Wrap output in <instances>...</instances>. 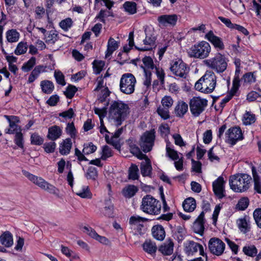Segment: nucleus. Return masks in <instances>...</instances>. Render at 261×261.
<instances>
[{"label": "nucleus", "instance_id": "obj_36", "mask_svg": "<svg viewBox=\"0 0 261 261\" xmlns=\"http://www.w3.org/2000/svg\"><path fill=\"white\" fill-rule=\"evenodd\" d=\"M7 41L10 43H14L18 41L20 34L15 29L8 30L6 33Z\"/></svg>", "mask_w": 261, "mask_h": 261}, {"label": "nucleus", "instance_id": "obj_62", "mask_svg": "<svg viewBox=\"0 0 261 261\" xmlns=\"http://www.w3.org/2000/svg\"><path fill=\"white\" fill-rule=\"evenodd\" d=\"M56 147V143L54 141L45 143L43 144V148L45 151L48 153L55 151Z\"/></svg>", "mask_w": 261, "mask_h": 261}, {"label": "nucleus", "instance_id": "obj_45", "mask_svg": "<svg viewBox=\"0 0 261 261\" xmlns=\"http://www.w3.org/2000/svg\"><path fill=\"white\" fill-rule=\"evenodd\" d=\"M129 148L130 152L135 156H136L138 159L142 160L146 158V155L143 154L140 150L139 147L136 145L130 144Z\"/></svg>", "mask_w": 261, "mask_h": 261}, {"label": "nucleus", "instance_id": "obj_13", "mask_svg": "<svg viewBox=\"0 0 261 261\" xmlns=\"http://www.w3.org/2000/svg\"><path fill=\"white\" fill-rule=\"evenodd\" d=\"M173 74L182 78H186L189 72V68L181 60L173 61L170 67Z\"/></svg>", "mask_w": 261, "mask_h": 261}, {"label": "nucleus", "instance_id": "obj_30", "mask_svg": "<svg viewBox=\"0 0 261 261\" xmlns=\"http://www.w3.org/2000/svg\"><path fill=\"white\" fill-rule=\"evenodd\" d=\"M105 206L102 210L101 213L105 217L112 218L114 214V205L110 198L105 201Z\"/></svg>", "mask_w": 261, "mask_h": 261}, {"label": "nucleus", "instance_id": "obj_26", "mask_svg": "<svg viewBox=\"0 0 261 261\" xmlns=\"http://www.w3.org/2000/svg\"><path fill=\"white\" fill-rule=\"evenodd\" d=\"M72 147V141L70 138L63 140L59 145V152L63 155L68 154Z\"/></svg>", "mask_w": 261, "mask_h": 261}, {"label": "nucleus", "instance_id": "obj_12", "mask_svg": "<svg viewBox=\"0 0 261 261\" xmlns=\"http://www.w3.org/2000/svg\"><path fill=\"white\" fill-rule=\"evenodd\" d=\"M225 137L226 142L231 146L234 145L238 141L244 139L242 131L239 126L229 128L225 133Z\"/></svg>", "mask_w": 261, "mask_h": 261}, {"label": "nucleus", "instance_id": "obj_39", "mask_svg": "<svg viewBox=\"0 0 261 261\" xmlns=\"http://www.w3.org/2000/svg\"><path fill=\"white\" fill-rule=\"evenodd\" d=\"M138 189L134 185H128L122 190V194L126 198H131L137 192Z\"/></svg>", "mask_w": 261, "mask_h": 261}, {"label": "nucleus", "instance_id": "obj_9", "mask_svg": "<svg viewBox=\"0 0 261 261\" xmlns=\"http://www.w3.org/2000/svg\"><path fill=\"white\" fill-rule=\"evenodd\" d=\"M136 80L132 73L123 74L120 81V90L125 94H130L135 91Z\"/></svg>", "mask_w": 261, "mask_h": 261}, {"label": "nucleus", "instance_id": "obj_47", "mask_svg": "<svg viewBox=\"0 0 261 261\" xmlns=\"http://www.w3.org/2000/svg\"><path fill=\"white\" fill-rule=\"evenodd\" d=\"M128 178L132 180L137 179L139 177V169L135 164H132L128 170Z\"/></svg>", "mask_w": 261, "mask_h": 261}, {"label": "nucleus", "instance_id": "obj_21", "mask_svg": "<svg viewBox=\"0 0 261 261\" xmlns=\"http://www.w3.org/2000/svg\"><path fill=\"white\" fill-rule=\"evenodd\" d=\"M225 181L222 176H219L213 182V190L216 196L219 199L225 197Z\"/></svg>", "mask_w": 261, "mask_h": 261}, {"label": "nucleus", "instance_id": "obj_20", "mask_svg": "<svg viewBox=\"0 0 261 261\" xmlns=\"http://www.w3.org/2000/svg\"><path fill=\"white\" fill-rule=\"evenodd\" d=\"M205 38L209 41L217 51L223 50L225 48V45L222 39L216 36L213 31H209L205 36Z\"/></svg>", "mask_w": 261, "mask_h": 261}, {"label": "nucleus", "instance_id": "obj_3", "mask_svg": "<svg viewBox=\"0 0 261 261\" xmlns=\"http://www.w3.org/2000/svg\"><path fill=\"white\" fill-rule=\"evenodd\" d=\"M251 180V176L247 174H238L230 176L229 184L233 191L242 192L248 189Z\"/></svg>", "mask_w": 261, "mask_h": 261}, {"label": "nucleus", "instance_id": "obj_4", "mask_svg": "<svg viewBox=\"0 0 261 261\" xmlns=\"http://www.w3.org/2000/svg\"><path fill=\"white\" fill-rule=\"evenodd\" d=\"M140 208L146 214L157 215L161 212V204L160 202L153 196L147 195L142 198Z\"/></svg>", "mask_w": 261, "mask_h": 261}, {"label": "nucleus", "instance_id": "obj_46", "mask_svg": "<svg viewBox=\"0 0 261 261\" xmlns=\"http://www.w3.org/2000/svg\"><path fill=\"white\" fill-rule=\"evenodd\" d=\"M28 45L27 42L21 41L19 42L14 50V53L17 56L24 54L27 53Z\"/></svg>", "mask_w": 261, "mask_h": 261}, {"label": "nucleus", "instance_id": "obj_5", "mask_svg": "<svg viewBox=\"0 0 261 261\" xmlns=\"http://www.w3.org/2000/svg\"><path fill=\"white\" fill-rule=\"evenodd\" d=\"M228 62V59L224 55L217 53L213 58L205 60L204 63L217 73H221L227 69Z\"/></svg>", "mask_w": 261, "mask_h": 261}, {"label": "nucleus", "instance_id": "obj_14", "mask_svg": "<svg viewBox=\"0 0 261 261\" xmlns=\"http://www.w3.org/2000/svg\"><path fill=\"white\" fill-rule=\"evenodd\" d=\"M147 220L145 218L138 215L132 216L129 219V224L135 234L143 233V223Z\"/></svg>", "mask_w": 261, "mask_h": 261}, {"label": "nucleus", "instance_id": "obj_2", "mask_svg": "<svg viewBox=\"0 0 261 261\" xmlns=\"http://www.w3.org/2000/svg\"><path fill=\"white\" fill-rule=\"evenodd\" d=\"M217 77L211 70H207L204 74L195 83V88L204 93H211L215 89Z\"/></svg>", "mask_w": 261, "mask_h": 261}, {"label": "nucleus", "instance_id": "obj_54", "mask_svg": "<svg viewBox=\"0 0 261 261\" xmlns=\"http://www.w3.org/2000/svg\"><path fill=\"white\" fill-rule=\"evenodd\" d=\"M253 217L257 226L261 229V208H256L254 211Z\"/></svg>", "mask_w": 261, "mask_h": 261}, {"label": "nucleus", "instance_id": "obj_49", "mask_svg": "<svg viewBox=\"0 0 261 261\" xmlns=\"http://www.w3.org/2000/svg\"><path fill=\"white\" fill-rule=\"evenodd\" d=\"M249 204V200L247 197L242 198L236 205V208L239 211H244L247 208Z\"/></svg>", "mask_w": 261, "mask_h": 261}, {"label": "nucleus", "instance_id": "obj_10", "mask_svg": "<svg viewBox=\"0 0 261 261\" xmlns=\"http://www.w3.org/2000/svg\"><path fill=\"white\" fill-rule=\"evenodd\" d=\"M172 144L169 141H166V156L174 161V166L178 171L183 170L184 157L181 153L178 152L171 147Z\"/></svg>", "mask_w": 261, "mask_h": 261}, {"label": "nucleus", "instance_id": "obj_51", "mask_svg": "<svg viewBox=\"0 0 261 261\" xmlns=\"http://www.w3.org/2000/svg\"><path fill=\"white\" fill-rule=\"evenodd\" d=\"M36 58L31 57L28 62L23 64L21 67V69L24 72H28L36 64Z\"/></svg>", "mask_w": 261, "mask_h": 261}, {"label": "nucleus", "instance_id": "obj_31", "mask_svg": "<svg viewBox=\"0 0 261 261\" xmlns=\"http://www.w3.org/2000/svg\"><path fill=\"white\" fill-rule=\"evenodd\" d=\"M144 159L145 161L142 162L141 164V173L143 176H150L152 170L151 162L147 156Z\"/></svg>", "mask_w": 261, "mask_h": 261}, {"label": "nucleus", "instance_id": "obj_34", "mask_svg": "<svg viewBox=\"0 0 261 261\" xmlns=\"http://www.w3.org/2000/svg\"><path fill=\"white\" fill-rule=\"evenodd\" d=\"M182 207L186 212H193L196 207V203L195 199L192 197L186 199L183 202Z\"/></svg>", "mask_w": 261, "mask_h": 261}, {"label": "nucleus", "instance_id": "obj_22", "mask_svg": "<svg viewBox=\"0 0 261 261\" xmlns=\"http://www.w3.org/2000/svg\"><path fill=\"white\" fill-rule=\"evenodd\" d=\"M185 251L188 255H193L199 250L201 255H204L203 248L202 245L193 241H190L185 244Z\"/></svg>", "mask_w": 261, "mask_h": 261}, {"label": "nucleus", "instance_id": "obj_23", "mask_svg": "<svg viewBox=\"0 0 261 261\" xmlns=\"http://www.w3.org/2000/svg\"><path fill=\"white\" fill-rule=\"evenodd\" d=\"M62 133V128L59 126L55 125L48 128L47 138L52 141H55L61 137Z\"/></svg>", "mask_w": 261, "mask_h": 261}, {"label": "nucleus", "instance_id": "obj_53", "mask_svg": "<svg viewBox=\"0 0 261 261\" xmlns=\"http://www.w3.org/2000/svg\"><path fill=\"white\" fill-rule=\"evenodd\" d=\"M97 149V147L92 143L90 142L88 144H85L83 152L86 155L94 152Z\"/></svg>", "mask_w": 261, "mask_h": 261}, {"label": "nucleus", "instance_id": "obj_35", "mask_svg": "<svg viewBox=\"0 0 261 261\" xmlns=\"http://www.w3.org/2000/svg\"><path fill=\"white\" fill-rule=\"evenodd\" d=\"M40 87L42 92L46 94H51L55 88L53 83L48 80L41 81Z\"/></svg>", "mask_w": 261, "mask_h": 261}, {"label": "nucleus", "instance_id": "obj_17", "mask_svg": "<svg viewBox=\"0 0 261 261\" xmlns=\"http://www.w3.org/2000/svg\"><path fill=\"white\" fill-rule=\"evenodd\" d=\"M4 117L9 122V128L5 129V133L8 134H14L22 131L21 127L17 124L20 122L19 118L14 115H4Z\"/></svg>", "mask_w": 261, "mask_h": 261}, {"label": "nucleus", "instance_id": "obj_55", "mask_svg": "<svg viewBox=\"0 0 261 261\" xmlns=\"http://www.w3.org/2000/svg\"><path fill=\"white\" fill-rule=\"evenodd\" d=\"M73 21L70 18L62 20L59 23L60 27L65 31H67L72 25Z\"/></svg>", "mask_w": 261, "mask_h": 261}, {"label": "nucleus", "instance_id": "obj_61", "mask_svg": "<svg viewBox=\"0 0 261 261\" xmlns=\"http://www.w3.org/2000/svg\"><path fill=\"white\" fill-rule=\"evenodd\" d=\"M128 41V45H125L123 47V51L125 53H128L134 45V33L133 32H130L129 34Z\"/></svg>", "mask_w": 261, "mask_h": 261}, {"label": "nucleus", "instance_id": "obj_44", "mask_svg": "<svg viewBox=\"0 0 261 261\" xmlns=\"http://www.w3.org/2000/svg\"><path fill=\"white\" fill-rule=\"evenodd\" d=\"M59 39L58 34L55 30L49 31L45 35V42L48 44H54Z\"/></svg>", "mask_w": 261, "mask_h": 261}, {"label": "nucleus", "instance_id": "obj_63", "mask_svg": "<svg viewBox=\"0 0 261 261\" xmlns=\"http://www.w3.org/2000/svg\"><path fill=\"white\" fill-rule=\"evenodd\" d=\"M54 76L58 84L62 86L65 85L66 82L64 79V75L60 71H55L54 73Z\"/></svg>", "mask_w": 261, "mask_h": 261}, {"label": "nucleus", "instance_id": "obj_59", "mask_svg": "<svg viewBox=\"0 0 261 261\" xmlns=\"http://www.w3.org/2000/svg\"><path fill=\"white\" fill-rule=\"evenodd\" d=\"M65 130L66 133L68 134L71 138H74L75 137L76 130L73 122L68 123L67 124Z\"/></svg>", "mask_w": 261, "mask_h": 261}, {"label": "nucleus", "instance_id": "obj_52", "mask_svg": "<svg viewBox=\"0 0 261 261\" xmlns=\"http://www.w3.org/2000/svg\"><path fill=\"white\" fill-rule=\"evenodd\" d=\"M61 251L67 257L70 258V259L79 258L77 255L67 247L62 245Z\"/></svg>", "mask_w": 261, "mask_h": 261}, {"label": "nucleus", "instance_id": "obj_40", "mask_svg": "<svg viewBox=\"0 0 261 261\" xmlns=\"http://www.w3.org/2000/svg\"><path fill=\"white\" fill-rule=\"evenodd\" d=\"M75 193L83 198H90L92 196L88 187L85 186L80 188H76Z\"/></svg>", "mask_w": 261, "mask_h": 261}, {"label": "nucleus", "instance_id": "obj_19", "mask_svg": "<svg viewBox=\"0 0 261 261\" xmlns=\"http://www.w3.org/2000/svg\"><path fill=\"white\" fill-rule=\"evenodd\" d=\"M158 21L160 27H173L178 20L176 14H164L158 17Z\"/></svg>", "mask_w": 261, "mask_h": 261}, {"label": "nucleus", "instance_id": "obj_28", "mask_svg": "<svg viewBox=\"0 0 261 261\" xmlns=\"http://www.w3.org/2000/svg\"><path fill=\"white\" fill-rule=\"evenodd\" d=\"M143 65L141 66L144 73L151 72V70L155 69L156 66L154 64L152 59L150 57L145 56L142 59Z\"/></svg>", "mask_w": 261, "mask_h": 261}, {"label": "nucleus", "instance_id": "obj_1", "mask_svg": "<svg viewBox=\"0 0 261 261\" xmlns=\"http://www.w3.org/2000/svg\"><path fill=\"white\" fill-rule=\"evenodd\" d=\"M128 110V105L123 101H113L109 111V121L116 126L120 125L127 115Z\"/></svg>", "mask_w": 261, "mask_h": 261}, {"label": "nucleus", "instance_id": "obj_57", "mask_svg": "<svg viewBox=\"0 0 261 261\" xmlns=\"http://www.w3.org/2000/svg\"><path fill=\"white\" fill-rule=\"evenodd\" d=\"M14 137V142L20 148H23L24 147V141H23V135L20 132H18L17 133L15 134Z\"/></svg>", "mask_w": 261, "mask_h": 261}, {"label": "nucleus", "instance_id": "obj_18", "mask_svg": "<svg viewBox=\"0 0 261 261\" xmlns=\"http://www.w3.org/2000/svg\"><path fill=\"white\" fill-rule=\"evenodd\" d=\"M236 224L240 232L243 234H247L251 230L252 222L251 218L247 215L238 218Z\"/></svg>", "mask_w": 261, "mask_h": 261}, {"label": "nucleus", "instance_id": "obj_41", "mask_svg": "<svg viewBox=\"0 0 261 261\" xmlns=\"http://www.w3.org/2000/svg\"><path fill=\"white\" fill-rule=\"evenodd\" d=\"M242 251L246 255L253 257L256 255L257 249L254 245H248L243 247Z\"/></svg>", "mask_w": 261, "mask_h": 261}, {"label": "nucleus", "instance_id": "obj_29", "mask_svg": "<svg viewBox=\"0 0 261 261\" xmlns=\"http://www.w3.org/2000/svg\"><path fill=\"white\" fill-rule=\"evenodd\" d=\"M152 234L155 239L162 241L165 237V231L164 227L161 225H154L152 227Z\"/></svg>", "mask_w": 261, "mask_h": 261}, {"label": "nucleus", "instance_id": "obj_64", "mask_svg": "<svg viewBox=\"0 0 261 261\" xmlns=\"http://www.w3.org/2000/svg\"><path fill=\"white\" fill-rule=\"evenodd\" d=\"M155 74L157 76L158 80L160 81L161 84L163 85L165 82V73L163 69L159 67H156L155 68Z\"/></svg>", "mask_w": 261, "mask_h": 261}, {"label": "nucleus", "instance_id": "obj_43", "mask_svg": "<svg viewBox=\"0 0 261 261\" xmlns=\"http://www.w3.org/2000/svg\"><path fill=\"white\" fill-rule=\"evenodd\" d=\"M123 7L126 12L133 15L137 12V4L134 2L127 1L123 4Z\"/></svg>", "mask_w": 261, "mask_h": 261}, {"label": "nucleus", "instance_id": "obj_58", "mask_svg": "<svg viewBox=\"0 0 261 261\" xmlns=\"http://www.w3.org/2000/svg\"><path fill=\"white\" fill-rule=\"evenodd\" d=\"M77 90V89L75 86L70 85L66 88L64 94L67 98L71 99L74 96Z\"/></svg>", "mask_w": 261, "mask_h": 261}, {"label": "nucleus", "instance_id": "obj_15", "mask_svg": "<svg viewBox=\"0 0 261 261\" xmlns=\"http://www.w3.org/2000/svg\"><path fill=\"white\" fill-rule=\"evenodd\" d=\"M144 31L146 35L145 38L143 41L144 46L138 47L135 46V47L138 50H149L155 45L156 37L153 31L147 28L145 29Z\"/></svg>", "mask_w": 261, "mask_h": 261}, {"label": "nucleus", "instance_id": "obj_48", "mask_svg": "<svg viewBox=\"0 0 261 261\" xmlns=\"http://www.w3.org/2000/svg\"><path fill=\"white\" fill-rule=\"evenodd\" d=\"M31 143L34 145H41L44 142L43 138L36 133H33L30 138Z\"/></svg>", "mask_w": 261, "mask_h": 261}, {"label": "nucleus", "instance_id": "obj_37", "mask_svg": "<svg viewBox=\"0 0 261 261\" xmlns=\"http://www.w3.org/2000/svg\"><path fill=\"white\" fill-rule=\"evenodd\" d=\"M143 248L145 252L150 254H154L157 250L155 243L150 240L145 241L143 244Z\"/></svg>", "mask_w": 261, "mask_h": 261}, {"label": "nucleus", "instance_id": "obj_11", "mask_svg": "<svg viewBox=\"0 0 261 261\" xmlns=\"http://www.w3.org/2000/svg\"><path fill=\"white\" fill-rule=\"evenodd\" d=\"M207 105V100L199 97H194L189 102L190 110L192 114L197 117L204 110Z\"/></svg>", "mask_w": 261, "mask_h": 261}, {"label": "nucleus", "instance_id": "obj_42", "mask_svg": "<svg viewBox=\"0 0 261 261\" xmlns=\"http://www.w3.org/2000/svg\"><path fill=\"white\" fill-rule=\"evenodd\" d=\"M252 172L254 182V190L258 193L261 194V180L254 167L252 168Z\"/></svg>", "mask_w": 261, "mask_h": 261}, {"label": "nucleus", "instance_id": "obj_24", "mask_svg": "<svg viewBox=\"0 0 261 261\" xmlns=\"http://www.w3.org/2000/svg\"><path fill=\"white\" fill-rule=\"evenodd\" d=\"M204 212H201L193 223V229L195 232L202 234L204 231Z\"/></svg>", "mask_w": 261, "mask_h": 261}, {"label": "nucleus", "instance_id": "obj_8", "mask_svg": "<svg viewBox=\"0 0 261 261\" xmlns=\"http://www.w3.org/2000/svg\"><path fill=\"white\" fill-rule=\"evenodd\" d=\"M155 131L154 129L145 132L141 136L139 144L145 153L150 151L154 144Z\"/></svg>", "mask_w": 261, "mask_h": 261}, {"label": "nucleus", "instance_id": "obj_32", "mask_svg": "<svg viewBox=\"0 0 261 261\" xmlns=\"http://www.w3.org/2000/svg\"><path fill=\"white\" fill-rule=\"evenodd\" d=\"M119 47V43L115 41L112 37L110 38L107 44V49L106 51V58H108L112 55L113 53Z\"/></svg>", "mask_w": 261, "mask_h": 261}, {"label": "nucleus", "instance_id": "obj_50", "mask_svg": "<svg viewBox=\"0 0 261 261\" xmlns=\"http://www.w3.org/2000/svg\"><path fill=\"white\" fill-rule=\"evenodd\" d=\"M98 176V171L94 167H89L86 173V177L88 179L95 180Z\"/></svg>", "mask_w": 261, "mask_h": 261}, {"label": "nucleus", "instance_id": "obj_6", "mask_svg": "<svg viewBox=\"0 0 261 261\" xmlns=\"http://www.w3.org/2000/svg\"><path fill=\"white\" fill-rule=\"evenodd\" d=\"M211 51L210 44L205 41H202L192 45L188 51L190 57L203 59L207 57Z\"/></svg>", "mask_w": 261, "mask_h": 261}, {"label": "nucleus", "instance_id": "obj_33", "mask_svg": "<svg viewBox=\"0 0 261 261\" xmlns=\"http://www.w3.org/2000/svg\"><path fill=\"white\" fill-rule=\"evenodd\" d=\"M188 105L183 101H178L175 108V113L176 116L182 117L187 112Z\"/></svg>", "mask_w": 261, "mask_h": 261}, {"label": "nucleus", "instance_id": "obj_27", "mask_svg": "<svg viewBox=\"0 0 261 261\" xmlns=\"http://www.w3.org/2000/svg\"><path fill=\"white\" fill-rule=\"evenodd\" d=\"M0 242L6 247H10L13 244V236L12 233L6 231L3 232L0 236Z\"/></svg>", "mask_w": 261, "mask_h": 261}, {"label": "nucleus", "instance_id": "obj_16", "mask_svg": "<svg viewBox=\"0 0 261 261\" xmlns=\"http://www.w3.org/2000/svg\"><path fill=\"white\" fill-rule=\"evenodd\" d=\"M210 251L213 254L220 256L225 250V245L220 239L216 238H211L208 243Z\"/></svg>", "mask_w": 261, "mask_h": 261}, {"label": "nucleus", "instance_id": "obj_7", "mask_svg": "<svg viewBox=\"0 0 261 261\" xmlns=\"http://www.w3.org/2000/svg\"><path fill=\"white\" fill-rule=\"evenodd\" d=\"M22 172L25 177L41 189L51 194H56L58 191V189L54 186L45 181L42 177L33 175L25 170H22Z\"/></svg>", "mask_w": 261, "mask_h": 261}, {"label": "nucleus", "instance_id": "obj_38", "mask_svg": "<svg viewBox=\"0 0 261 261\" xmlns=\"http://www.w3.org/2000/svg\"><path fill=\"white\" fill-rule=\"evenodd\" d=\"M256 121L255 114L250 111H246L242 118L243 123L245 125H251Z\"/></svg>", "mask_w": 261, "mask_h": 261}, {"label": "nucleus", "instance_id": "obj_56", "mask_svg": "<svg viewBox=\"0 0 261 261\" xmlns=\"http://www.w3.org/2000/svg\"><path fill=\"white\" fill-rule=\"evenodd\" d=\"M105 66V62L102 61L94 60L93 62V67L94 73L99 74L102 71Z\"/></svg>", "mask_w": 261, "mask_h": 261}, {"label": "nucleus", "instance_id": "obj_25", "mask_svg": "<svg viewBox=\"0 0 261 261\" xmlns=\"http://www.w3.org/2000/svg\"><path fill=\"white\" fill-rule=\"evenodd\" d=\"M174 246V244L172 239L168 238L166 242L160 247L159 250L164 255H170L173 253Z\"/></svg>", "mask_w": 261, "mask_h": 261}, {"label": "nucleus", "instance_id": "obj_60", "mask_svg": "<svg viewBox=\"0 0 261 261\" xmlns=\"http://www.w3.org/2000/svg\"><path fill=\"white\" fill-rule=\"evenodd\" d=\"M158 114L164 119H167L169 118V112L168 108L160 106L157 109Z\"/></svg>", "mask_w": 261, "mask_h": 261}]
</instances>
